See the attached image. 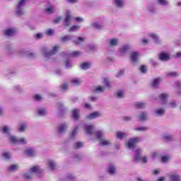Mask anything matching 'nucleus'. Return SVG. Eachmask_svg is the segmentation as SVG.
I'll return each instance as SVG.
<instances>
[{
	"mask_svg": "<svg viewBox=\"0 0 181 181\" xmlns=\"http://www.w3.org/2000/svg\"><path fill=\"white\" fill-rule=\"evenodd\" d=\"M141 142V138L134 137L129 139V141L125 144V145L129 148V149H134L136 148V144Z\"/></svg>",
	"mask_w": 181,
	"mask_h": 181,
	"instance_id": "1",
	"label": "nucleus"
},
{
	"mask_svg": "<svg viewBox=\"0 0 181 181\" xmlns=\"http://www.w3.org/2000/svg\"><path fill=\"white\" fill-rule=\"evenodd\" d=\"M60 50V47L54 46L52 47L51 52H46V50H43L45 57H50V56H53V54H56Z\"/></svg>",
	"mask_w": 181,
	"mask_h": 181,
	"instance_id": "2",
	"label": "nucleus"
},
{
	"mask_svg": "<svg viewBox=\"0 0 181 181\" xmlns=\"http://www.w3.org/2000/svg\"><path fill=\"white\" fill-rule=\"evenodd\" d=\"M9 141L11 144H26V140H25V138H22L21 140H19L18 139H16V137L13 136H11L9 137Z\"/></svg>",
	"mask_w": 181,
	"mask_h": 181,
	"instance_id": "3",
	"label": "nucleus"
},
{
	"mask_svg": "<svg viewBox=\"0 0 181 181\" xmlns=\"http://www.w3.org/2000/svg\"><path fill=\"white\" fill-rule=\"evenodd\" d=\"M27 0H21L18 6V10L16 11V15L18 16H21V15H23V13L22 12V7L23 6V4L25 2H26Z\"/></svg>",
	"mask_w": 181,
	"mask_h": 181,
	"instance_id": "4",
	"label": "nucleus"
},
{
	"mask_svg": "<svg viewBox=\"0 0 181 181\" xmlns=\"http://www.w3.org/2000/svg\"><path fill=\"white\" fill-rule=\"evenodd\" d=\"M98 117H101V113H100L99 112H94L87 115L86 118L88 119H94L95 118H98Z\"/></svg>",
	"mask_w": 181,
	"mask_h": 181,
	"instance_id": "5",
	"label": "nucleus"
},
{
	"mask_svg": "<svg viewBox=\"0 0 181 181\" xmlns=\"http://www.w3.org/2000/svg\"><path fill=\"white\" fill-rule=\"evenodd\" d=\"M158 59L161 60V62H168V60H169L170 59V57L169 54H168V53L161 52L158 55Z\"/></svg>",
	"mask_w": 181,
	"mask_h": 181,
	"instance_id": "6",
	"label": "nucleus"
},
{
	"mask_svg": "<svg viewBox=\"0 0 181 181\" xmlns=\"http://www.w3.org/2000/svg\"><path fill=\"white\" fill-rule=\"evenodd\" d=\"M138 57H139V53L137 52H133L130 54V60H132L133 63L138 62Z\"/></svg>",
	"mask_w": 181,
	"mask_h": 181,
	"instance_id": "7",
	"label": "nucleus"
},
{
	"mask_svg": "<svg viewBox=\"0 0 181 181\" xmlns=\"http://www.w3.org/2000/svg\"><path fill=\"white\" fill-rule=\"evenodd\" d=\"M70 21H71V15H70L69 12L66 13V16L64 19V25L66 28H69L70 26Z\"/></svg>",
	"mask_w": 181,
	"mask_h": 181,
	"instance_id": "8",
	"label": "nucleus"
},
{
	"mask_svg": "<svg viewBox=\"0 0 181 181\" xmlns=\"http://www.w3.org/2000/svg\"><path fill=\"white\" fill-rule=\"evenodd\" d=\"M16 33V30L15 28L7 29L4 31V35L6 36H13Z\"/></svg>",
	"mask_w": 181,
	"mask_h": 181,
	"instance_id": "9",
	"label": "nucleus"
},
{
	"mask_svg": "<svg viewBox=\"0 0 181 181\" xmlns=\"http://www.w3.org/2000/svg\"><path fill=\"white\" fill-rule=\"evenodd\" d=\"M84 129L86 134H89V135H93V129H94V127L93 125H86L84 127Z\"/></svg>",
	"mask_w": 181,
	"mask_h": 181,
	"instance_id": "10",
	"label": "nucleus"
},
{
	"mask_svg": "<svg viewBox=\"0 0 181 181\" xmlns=\"http://www.w3.org/2000/svg\"><path fill=\"white\" fill-rule=\"evenodd\" d=\"M80 110L78 109H74L72 110V116L74 119L77 121L80 118Z\"/></svg>",
	"mask_w": 181,
	"mask_h": 181,
	"instance_id": "11",
	"label": "nucleus"
},
{
	"mask_svg": "<svg viewBox=\"0 0 181 181\" xmlns=\"http://www.w3.org/2000/svg\"><path fill=\"white\" fill-rule=\"evenodd\" d=\"M30 170L33 173H42V170H40V167H39V165L32 167Z\"/></svg>",
	"mask_w": 181,
	"mask_h": 181,
	"instance_id": "12",
	"label": "nucleus"
},
{
	"mask_svg": "<svg viewBox=\"0 0 181 181\" xmlns=\"http://www.w3.org/2000/svg\"><path fill=\"white\" fill-rule=\"evenodd\" d=\"M67 129V124H62L59 127L58 132L59 134H62V132H64Z\"/></svg>",
	"mask_w": 181,
	"mask_h": 181,
	"instance_id": "13",
	"label": "nucleus"
},
{
	"mask_svg": "<svg viewBox=\"0 0 181 181\" xmlns=\"http://www.w3.org/2000/svg\"><path fill=\"white\" fill-rule=\"evenodd\" d=\"M129 50V45H123L122 47L119 48L120 53H127Z\"/></svg>",
	"mask_w": 181,
	"mask_h": 181,
	"instance_id": "14",
	"label": "nucleus"
},
{
	"mask_svg": "<svg viewBox=\"0 0 181 181\" xmlns=\"http://www.w3.org/2000/svg\"><path fill=\"white\" fill-rule=\"evenodd\" d=\"M140 152H141V148H138L136 150V153H137L135 157V160L136 162H141V155L139 154Z\"/></svg>",
	"mask_w": 181,
	"mask_h": 181,
	"instance_id": "15",
	"label": "nucleus"
},
{
	"mask_svg": "<svg viewBox=\"0 0 181 181\" xmlns=\"http://www.w3.org/2000/svg\"><path fill=\"white\" fill-rule=\"evenodd\" d=\"M71 83L74 86H80V84H81V81L78 78H74L71 81Z\"/></svg>",
	"mask_w": 181,
	"mask_h": 181,
	"instance_id": "16",
	"label": "nucleus"
},
{
	"mask_svg": "<svg viewBox=\"0 0 181 181\" xmlns=\"http://www.w3.org/2000/svg\"><path fill=\"white\" fill-rule=\"evenodd\" d=\"M139 121H146V112H143L139 117Z\"/></svg>",
	"mask_w": 181,
	"mask_h": 181,
	"instance_id": "17",
	"label": "nucleus"
},
{
	"mask_svg": "<svg viewBox=\"0 0 181 181\" xmlns=\"http://www.w3.org/2000/svg\"><path fill=\"white\" fill-rule=\"evenodd\" d=\"M100 145L105 146L107 145H110V141H108L107 139H102L100 140Z\"/></svg>",
	"mask_w": 181,
	"mask_h": 181,
	"instance_id": "18",
	"label": "nucleus"
},
{
	"mask_svg": "<svg viewBox=\"0 0 181 181\" xmlns=\"http://www.w3.org/2000/svg\"><path fill=\"white\" fill-rule=\"evenodd\" d=\"M159 83H160V78H156L153 81L152 87H157L159 86Z\"/></svg>",
	"mask_w": 181,
	"mask_h": 181,
	"instance_id": "19",
	"label": "nucleus"
},
{
	"mask_svg": "<svg viewBox=\"0 0 181 181\" xmlns=\"http://www.w3.org/2000/svg\"><path fill=\"white\" fill-rule=\"evenodd\" d=\"M23 177L25 180H32V179H33V175L30 173H26L23 175Z\"/></svg>",
	"mask_w": 181,
	"mask_h": 181,
	"instance_id": "20",
	"label": "nucleus"
},
{
	"mask_svg": "<svg viewBox=\"0 0 181 181\" xmlns=\"http://www.w3.org/2000/svg\"><path fill=\"white\" fill-rule=\"evenodd\" d=\"M90 66L91 65L90 64V63L84 62V63L81 64V67L83 70H87V69H90Z\"/></svg>",
	"mask_w": 181,
	"mask_h": 181,
	"instance_id": "21",
	"label": "nucleus"
},
{
	"mask_svg": "<svg viewBox=\"0 0 181 181\" xmlns=\"http://www.w3.org/2000/svg\"><path fill=\"white\" fill-rule=\"evenodd\" d=\"M110 46H117L118 45V40L115 37L110 40Z\"/></svg>",
	"mask_w": 181,
	"mask_h": 181,
	"instance_id": "22",
	"label": "nucleus"
},
{
	"mask_svg": "<svg viewBox=\"0 0 181 181\" xmlns=\"http://www.w3.org/2000/svg\"><path fill=\"white\" fill-rule=\"evenodd\" d=\"M54 11V7L53 6V5H50L49 7L45 9L46 13H53Z\"/></svg>",
	"mask_w": 181,
	"mask_h": 181,
	"instance_id": "23",
	"label": "nucleus"
},
{
	"mask_svg": "<svg viewBox=\"0 0 181 181\" xmlns=\"http://www.w3.org/2000/svg\"><path fill=\"white\" fill-rule=\"evenodd\" d=\"M8 169V172H15V170H17L18 169V165L14 164V165H10Z\"/></svg>",
	"mask_w": 181,
	"mask_h": 181,
	"instance_id": "24",
	"label": "nucleus"
},
{
	"mask_svg": "<svg viewBox=\"0 0 181 181\" xmlns=\"http://www.w3.org/2000/svg\"><path fill=\"white\" fill-rule=\"evenodd\" d=\"M25 153L28 156H33L35 151H33V148H28L25 151Z\"/></svg>",
	"mask_w": 181,
	"mask_h": 181,
	"instance_id": "25",
	"label": "nucleus"
},
{
	"mask_svg": "<svg viewBox=\"0 0 181 181\" xmlns=\"http://www.w3.org/2000/svg\"><path fill=\"white\" fill-rule=\"evenodd\" d=\"M127 136V134L122 132H117V136L118 139H122V138H124V136Z\"/></svg>",
	"mask_w": 181,
	"mask_h": 181,
	"instance_id": "26",
	"label": "nucleus"
},
{
	"mask_svg": "<svg viewBox=\"0 0 181 181\" xmlns=\"http://www.w3.org/2000/svg\"><path fill=\"white\" fill-rule=\"evenodd\" d=\"M170 177L172 181H180V177L177 175H172Z\"/></svg>",
	"mask_w": 181,
	"mask_h": 181,
	"instance_id": "27",
	"label": "nucleus"
},
{
	"mask_svg": "<svg viewBox=\"0 0 181 181\" xmlns=\"http://www.w3.org/2000/svg\"><path fill=\"white\" fill-rule=\"evenodd\" d=\"M136 108H145V103H142L141 102H137L134 104Z\"/></svg>",
	"mask_w": 181,
	"mask_h": 181,
	"instance_id": "28",
	"label": "nucleus"
},
{
	"mask_svg": "<svg viewBox=\"0 0 181 181\" xmlns=\"http://www.w3.org/2000/svg\"><path fill=\"white\" fill-rule=\"evenodd\" d=\"M114 2L118 8H121L122 5H124V1H122V0H115Z\"/></svg>",
	"mask_w": 181,
	"mask_h": 181,
	"instance_id": "29",
	"label": "nucleus"
},
{
	"mask_svg": "<svg viewBox=\"0 0 181 181\" xmlns=\"http://www.w3.org/2000/svg\"><path fill=\"white\" fill-rule=\"evenodd\" d=\"M48 165H49V168H50V169H52V170H54V169H56V165L52 160H49L48 162Z\"/></svg>",
	"mask_w": 181,
	"mask_h": 181,
	"instance_id": "30",
	"label": "nucleus"
},
{
	"mask_svg": "<svg viewBox=\"0 0 181 181\" xmlns=\"http://www.w3.org/2000/svg\"><path fill=\"white\" fill-rule=\"evenodd\" d=\"M71 40V37L70 35H65L61 37L62 42H69V40Z\"/></svg>",
	"mask_w": 181,
	"mask_h": 181,
	"instance_id": "31",
	"label": "nucleus"
},
{
	"mask_svg": "<svg viewBox=\"0 0 181 181\" xmlns=\"http://www.w3.org/2000/svg\"><path fill=\"white\" fill-rule=\"evenodd\" d=\"M83 42H84V38H83L81 37H77L76 41H74V43L75 45H80V43H83Z\"/></svg>",
	"mask_w": 181,
	"mask_h": 181,
	"instance_id": "32",
	"label": "nucleus"
},
{
	"mask_svg": "<svg viewBox=\"0 0 181 181\" xmlns=\"http://www.w3.org/2000/svg\"><path fill=\"white\" fill-rule=\"evenodd\" d=\"M115 95L116 97H119V98H124V90H120L115 93Z\"/></svg>",
	"mask_w": 181,
	"mask_h": 181,
	"instance_id": "33",
	"label": "nucleus"
},
{
	"mask_svg": "<svg viewBox=\"0 0 181 181\" xmlns=\"http://www.w3.org/2000/svg\"><path fill=\"white\" fill-rule=\"evenodd\" d=\"M79 148H83V143L80 141L78 143H76L74 146V149H79Z\"/></svg>",
	"mask_w": 181,
	"mask_h": 181,
	"instance_id": "34",
	"label": "nucleus"
},
{
	"mask_svg": "<svg viewBox=\"0 0 181 181\" xmlns=\"http://www.w3.org/2000/svg\"><path fill=\"white\" fill-rule=\"evenodd\" d=\"M81 54V52L79 51H75L71 54V57H78Z\"/></svg>",
	"mask_w": 181,
	"mask_h": 181,
	"instance_id": "35",
	"label": "nucleus"
},
{
	"mask_svg": "<svg viewBox=\"0 0 181 181\" xmlns=\"http://www.w3.org/2000/svg\"><path fill=\"white\" fill-rule=\"evenodd\" d=\"M169 159H170V157H169L168 156H163L161 157V162L163 163H165V162H168Z\"/></svg>",
	"mask_w": 181,
	"mask_h": 181,
	"instance_id": "36",
	"label": "nucleus"
},
{
	"mask_svg": "<svg viewBox=\"0 0 181 181\" xmlns=\"http://www.w3.org/2000/svg\"><path fill=\"white\" fill-rule=\"evenodd\" d=\"M80 29V26L78 25H73L70 28L69 32H76V30H78Z\"/></svg>",
	"mask_w": 181,
	"mask_h": 181,
	"instance_id": "37",
	"label": "nucleus"
},
{
	"mask_svg": "<svg viewBox=\"0 0 181 181\" xmlns=\"http://www.w3.org/2000/svg\"><path fill=\"white\" fill-rule=\"evenodd\" d=\"M1 131L4 134H8V132H9V128L7 126H4L1 127Z\"/></svg>",
	"mask_w": 181,
	"mask_h": 181,
	"instance_id": "38",
	"label": "nucleus"
},
{
	"mask_svg": "<svg viewBox=\"0 0 181 181\" xmlns=\"http://www.w3.org/2000/svg\"><path fill=\"white\" fill-rule=\"evenodd\" d=\"M156 114H157V115H163V114H165V109H158L156 111Z\"/></svg>",
	"mask_w": 181,
	"mask_h": 181,
	"instance_id": "39",
	"label": "nucleus"
},
{
	"mask_svg": "<svg viewBox=\"0 0 181 181\" xmlns=\"http://www.w3.org/2000/svg\"><path fill=\"white\" fill-rule=\"evenodd\" d=\"M95 135L98 139H99V141H100V139H103L101 138H103V133L102 132L98 131L95 132Z\"/></svg>",
	"mask_w": 181,
	"mask_h": 181,
	"instance_id": "40",
	"label": "nucleus"
},
{
	"mask_svg": "<svg viewBox=\"0 0 181 181\" xmlns=\"http://www.w3.org/2000/svg\"><path fill=\"white\" fill-rule=\"evenodd\" d=\"M38 115L40 116L46 115V110L45 108L39 110Z\"/></svg>",
	"mask_w": 181,
	"mask_h": 181,
	"instance_id": "41",
	"label": "nucleus"
},
{
	"mask_svg": "<svg viewBox=\"0 0 181 181\" xmlns=\"http://www.w3.org/2000/svg\"><path fill=\"white\" fill-rule=\"evenodd\" d=\"M166 98H168V94L166 93H162L160 95V100H161V101H165Z\"/></svg>",
	"mask_w": 181,
	"mask_h": 181,
	"instance_id": "42",
	"label": "nucleus"
},
{
	"mask_svg": "<svg viewBox=\"0 0 181 181\" xmlns=\"http://www.w3.org/2000/svg\"><path fill=\"white\" fill-rule=\"evenodd\" d=\"M115 172V168H114V165H111L109 168V173L110 175H114Z\"/></svg>",
	"mask_w": 181,
	"mask_h": 181,
	"instance_id": "43",
	"label": "nucleus"
},
{
	"mask_svg": "<svg viewBox=\"0 0 181 181\" xmlns=\"http://www.w3.org/2000/svg\"><path fill=\"white\" fill-rule=\"evenodd\" d=\"M139 70L141 73H144V74L146 73V71H147L146 66H145L144 65L140 66Z\"/></svg>",
	"mask_w": 181,
	"mask_h": 181,
	"instance_id": "44",
	"label": "nucleus"
},
{
	"mask_svg": "<svg viewBox=\"0 0 181 181\" xmlns=\"http://www.w3.org/2000/svg\"><path fill=\"white\" fill-rule=\"evenodd\" d=\"M104 90H105V87L103 86H98L95 89V91H100V93H103V91H104Z\"/></svg>",
	"mask_w": 181,
	"mask_h": 181,
	"instance_id": "45",
	"label": "nucleus"
},
{
	"mask_svg": "<svg viewBox=\"0 0 181 181\" xmlns=\"http://www.w3.org/2000/svg\"><path fill=\"white\" fill-rule=\"evenodd\" d=\"M92 26L95 28V29H101V25L98 24V23H93Z\"/></svg>",
	"mask_w": 181,
	"mask_h": 181,
	"instance_id": "46",
	"label": "nucleus"
},
{
	"mask_svg": "<svg viewBox=\"0 0 181 181\" xmlns=\"http://www.w3.org/2000/svg\"><path fill=\"white\" fill-rule=\"evenodd\" d=\"M78 131V127H76L75 129L73 130L72 132L71 138H74V136H76V134H77Z\"/></svg>",
	"mask_w": 181,
	"mask_h": 181,
	"instance_id": "47",
	"label": "nucleus"
},
{
	"mask_svg": "<svg viewBox=\"0 0 181 181\" xmlns=\"http://www.w3.org/2000/svg\"><path fill=\"white\" fill-rule=\"evenodd\" d=\"M167 76H171V77H177V76H179L176 72H171V73H168L167 74Z\"/></svg>",
	"mask_w": 181,
	"mask_h": 181,
	"instance_id": "48",
	"label": "nucleus"
},
{
	"mask_svg": "<svg viewBox=\"0 0 181 181\" xmlns=\"http://www.w3.org/2000/svg\"><path fill=\"white\" fill-rule=\"evenodd\" d=\"M53 33H54V31L52 29H49L46 32V34L48 35V36H53Z\"/></svg>",
	"mask_w": 181,
	"mask_h": 181,
	"instance_id": "49",
	"label": "nucleus"
},
{
	"mask_svg": "<svg viewBox=\"0 0 181 181\" xmlns=\"http://www.w3.org/2000/svg\"><path fill=\"white\" fill-rule=\"evenodd\" d=\"M135 131H148L147 127H136Z\"/></svg>",
	"mask_w": 181,
	"mask_h": 181,
	"instance_id": "50",
	"label": "nucleus"
},
{
	"mask_svg": "<svg viewBox=\"0 0 181 181\" xmlns=\"http://www.w3.org/2000/svg\"><path fill=\"white\" fill-rule=\"evenodd\" d=\"M2 156L6 159H9V158H11V154H9V153L8 152H6V153H3Z\"/></svg>",
	"mask_w": 181,
	"mask_h": 181,
	"instance_id": "51",
	"label": "nucleus"
},
{
	"mask_svg": "<svg viewBox=\"0 0 181 181\" xmlns=\"http://www.w3.org/2000/svg\"><path fill=\"white\" fill-rule=\"evenodd\" d=\"M25 129H26V126L25 124H22L19 128L20 132H24Z\"/></svg>",
	"mask_w": 181,
	"mask_h": 181,
	"instance_id": "52",
	"label": "nucleus"
},
{
	"mask_svg": "<svg viewBox=\"0 0 181 181\" xmlns=\"http://www.w3.org/2000/svg\"><path fill=\"white\" fill-rule=\"evenodd\" d=\"M33 98L36 100V101H39L42 100V96L40 95H35L33 96Z\"/></svg>",
	"mask_w": 181,
	"mask_h": 181,
	"instance_id": "53",
	"label": "nucleus"
},
{
	"mask_svg": "<svg viewBox=\"0 0 181 181\" xmlns=\"http://www.w3.org/2000/svg\"><path fill=\"white\" fill-rule=\"evenodd\" d=\"M104 84L107 86V87H110V81L107 78H105L104 79Z\"/></svg>",
	"mask_w": 181,
	"mask_h": 181,
	"instance_id": "54",
	"label": "nucleus"
},
{
	"mask_svg": "<svg viewBox=\"0 0 181 181\" xmlns=\"http://www.w3.org/2000/svg\"><path fill=\"white\" fill-rule=\"evenodd\" d=\"M35 37L37 39H42V37H43V34L38 33L35 35Z\"/></svg>",
	"mask_w": 181,
	"mask_h": 181,
	"instance_id": "55",
	"label": "nucleus"
},
{
	"mask_svg": "<svg viewBox=\"0 0 181 181\" xmlns=\"http://www.w3.org/2000/svg\"><path fill=\"white\" fill-rule=\"evenodd\" d=\"M151 37L154 39V40H158L159 37H158V35L156 34H151L150 35Z\"/></svg>",
	"mask_w": 181,
	"mask_h": 181,
	"instance_id": "56",
	"label": "nucleus"
},
{
	"mask_svg": "<svg viewBox=\"0 0 181 181\" xmlns=\"http://www.w3.org/2000/svg\"><path fill=\"white\" fill-rule=\"evenodd\" d=\"M158 2L160 4V5H166L168 4L166 0H158Z\"/></svg>",
	"mask_w": 181,
	"mask_h": 181,
	"instance_id": "57",
	"label": "nucleus"
},
{
	"mask_svg": "<svg viewBox=\"0 0 181 181\" xmlns=\"http://www.w3.org/2000/svg\"><path fill=\"white\" fill-rule=\"evenodd\" d=\"M60 21H62V17H58V18L54 19L53 22H54V23H59L60 22Z\"/></svg>",
	"mask_w": 181,
	"mask_h": 181,
	"instance_id": "58",
	"label": "nucleus"
},
{
	"mask_svg": "<svg viewBox=\"0 0 181 181\" xmlns=\"http://www.w3.org/2000/svg\"><path fill=\"white\" fill-rule=\"evenodd\" d=\"M164 139H165L166 141H172V136H164Z\"/></svg>",
	"mask_w": 181,
	"mask_h": 181,
	"instance_id": "59",
	"label": "nucleus"
},
{
	"mask_svg": "<svg viewBox=\"0 0 181 181\" xmlns=\"http://www.w3.org/2000/svg\"><path fill=\"white\" fill-rule=\"evenodd\" d=\"M84 108H86L87 110H91V105H90L88 103H86L84 105Z\"/></svg>",
	"mask_w": 181,
	"mask_h": 181,
	"instance_id": "60",
	"label": "nucleus"
},
{
	"mask_svg": "<svg viewBox=\"0 0 181 181\" xmlns=\"http://www.w3.org/2000/svg\"><path fill=\"white\" fill-rule=\"evenodd\" d=\"M124 69H121L119 74H117V77H119V76H124Z\"/></svg>",
	"mask_w": 181,
	"mask_h": 181,
	"instance_id": "61",
	"label": "nucleus"
},
{
	"mask_svg": "<svg viewBox=\"0 0 181 181\" xmlns=\"http://www.w3.org/2000/svg\"><path fill=\"white\" fill-rule=\"evenodd\" d=\"M67 87H69V84L67 83H65L64 86H62L61 88L62 90H67Z\"/></svg>",
	"mask_w": 181,
	"mask_h": 181,
	"instance_id": "62",
	"label": "nucleus"
},
{
	"mask_svg": "<svg viewBox=\"0 0 181 181\" xmlns=\"http://www.w3.org/2000/svg\"><path fill=\"white\" fill-rule=\"evenodd\" d=\"M66 67H67V69H70V67H71V64H70V61H66Z\"/></svg>",
	"mask_w": 181,
	"mask_h": 181,
	"instance_id": "63",
	"label": "nucleus"
},
{
	"mask_svg": "<svg viewBox=\"0 0 181 181\" xmlns=\"http://www.w3.org/2000/svg\"><path fill=\"white\" fill-rule=\"evenodd\" d=\"M175 87L176 88H180L181 87V82L178 81L175 83Z\"/></svg>",
	"mask_w": 181,
	"mask_h": 181,
	"instance_id": "64",
	"label": "nucleus"
}]
</instances>
